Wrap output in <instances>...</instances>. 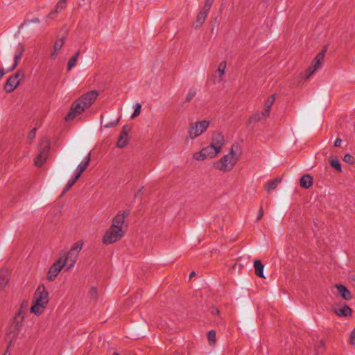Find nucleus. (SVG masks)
Wrapping results in <instances>:
<instances>
[{"instance_id":"nucleus-1","label":"nucleus","mask_w":355,"mask_h":355,"mask_svg":"<svg viewBox=\"0 0 355 355\" xmlns=\"http://www.w3.org/2000/svg\"><path fill=\"white\" fill-rule=\"evenodd\" d=\"M33 302L31 312L35 315H40L49 302V293L43 284H40L37 288L34 293Z\"/></svg>"},{"instance_id":"nucleus-2","label":"nucleus","mask_w":355,"mask_h":355,"mask_svg":"<svg viewBox=\"0 0 355 355\" xmlns=\"http://www.w3.org/2000/svg\"><path fill=\"white\" fill-rule=\"evenodd\" d=\"M236 148V146H233L227 155L216 162L214 163L215 168L223 171L232 170L236 163L239 157Z\"/></svg>"},{"instance_id":"nucleus-3","label":"nucleus","mask_w":355,"mask_h":355,"mask_svg":"<svg viewBox=\"0 0 355 355\" xmlns=\"http://www.w3.org/2000/svg\"><path fill=\"white\" fill-rule=\"evenodd\" d=\"M124 236V231L122 228H118L115 225H111L110 228L105 233L102 241L104 244H112Z\"/></svg>"},{"instance_id":"nucleus-4","label":"nucleus","mask_w":355,"mask_h":355,"mask_svg":"<svg viewBox=\"0 0 355 355\" xmlns=\"http://www.w3.org/2000/svg\"><path fill=\"white\" fill-rule=\"evenodd\" d=\"M209 121L203 120L191 123L188 130L190 139H194L201 135L209 127Z\"/></svg>"},{"instance_id":"nucleus-5","label":"nucleus","mask_w":355,"mask_h":355,"mask_svg":"<svg viewBox=\"0 0 355 355\" xmlns=\"http://www.w3.org/2000/svg\"><path fill=\"white\" fill-rule=\"evenodd\" d=\"M219 153H217L210 145L203 148L200 151L193 154V158L198 161H202L206 159L216 157Z\"/></svg>"},{"instance_id":"nucleus-6","label":"nucleus","mask_w":355,"mask_h":355,"mask_svg":"<svg viewBox=\"0 0 355 355\" xmlns=\"http://www.w3.org/2000/svg\"><path fill=\"white\" fill-rule=\"evenodd\" d=\"M325 55V49L320 52L313 60L311 65L306 69L305 73L306 79L309 78L315 71L321 67Z\"/></svg>"},{"instance_id":"nucleus-7","label":"nucleus","mask_w":355,"mask_h":355,"mask_svg":"<svg viewBox=\"0 0 355 355\" xmlns=\"http://www.w3.org/2000/svg\"><path fill=\"white\" fill-rule=\"evenodd\" d=\"M64 266H65L63 265L62 258H60L50 268V269L47 273V277H46L47 280L49 282L54 280L55 278L57 277V275L59 274V272L61 271V270Z\"/></svg>"},{"instance_id":"nucleus-8","label":"nucleus","mask_w":355,"mask_h":355,"mask_svg":"<svg viewBox=\"0 0 355 355\" xmlns=\"http://www.w3.org/2000/svg\"><path fill=\"white\" fill-rule=\"evenodd\" d=\"M85 109V106L83 105L82 101L78 99L71 106L70 111L66 116V120L73 119L78 114L82 113Z\"/></svg>"},{"instance_id":"nucleus-9","label":"nucleus","mask_w":355,"mask_h":355,"mask_svg":"<svg viewBox=\"0 0 355 355\" xmlns=\"http://www.w3.org/2000/svg\"><path fill=\"white\" fill-rule=\"evenodd\" d=\"M225 144L224 136L220 132L214 133L211 137L210 146L218 153L221 152L222 147Z\"/></svg>"},{"instance_id":"nucleus-10","label":"nucleus","mask_w":355,"mask_h":355,"mask_svg":"<svg viewBox=\"0 0 355 355\" xmlns=\"http://www.w3.org/2000/svg\"><path fill=\"white\" fill-rule=\"evenodd\" d=\"M21 76V73L17 72L8 78L4 87L7 92H12L19 86L20 83L19 77Z\"/></svg>"},{"instance_id":"nucleus-11","label":"nucleus","mask_w":355,"mask_h":355,"mask_svg":"<svg viewBox=\"0 0 355 355\" xmlns=\"http://www.w3.org/2000/svg\"><path fill=\"white\" fill-rule=\"evenodd\" d=\"M27 308L26 304H22L16 316L15 317L12 327L15 334H17L20 328L21 324L22 323Z\"/></svg>"},{"instance_id":"nucleus-12","label":"nucleus","mask_w":355,"mask_h":355,"mask_svg":"<svg viewBox=\"0 0 355 355\" xmlns=\"http://www.w3.org/2000/svg\"><path fill=\"white\" fill-rule=\"evenodd\" d=\"M48 142H46L44 147L40 150L39 154L34 161L35 166H42L46 162L48 157Z\"/></svg>"},{"instance_id":"nucleus-13","label":"nucleus","mask_w":355,"mask_h":355,"mask_svg":"<svg viewBox=\"0 0 355 355\" xmlns=\"http://www.w3.org/2000/svg\"><path fill=\"white\" fill-rule=\"evenodd\" d=\"M78 254L71 251H69L64 257V259L62 261L63 265L66 266V270H69L75 265Z\"/></svg>"},{"instance_id":"nucleus-14","label":"nucleus","mask_w":355,"mask_h":355,"mask_svg":"<svg viewBox=\"0 0 355 355\" xmlns=\"http://www.w3.org/2000/svg\"><path fill=\"white\" fill-rule=\"evenodd\" d=\"M98 96V92L95 90L91 91L89 93L86 94L85 96H83L79 99L82 101L85 107H89L95 101Z\"/></svg>"},{"instance_id":"nucleus-15","label":"nucleus","mask_w":355,"mask_h":355,"mask_svg":"<svg viewBox=\"0 0 355 355\" xmlns=\"http://www.w3.org/2000/svg\"><path fill=\"white\" fill-rule=\"evenodd\" d=\"M128 132L129 128L127 126H124L116 144L118 148H123L128 144Z\"/></svg>"},{"instance_id":"nucleus-16","label":"nucleus","mask_w":355,"mask_h":355,"mask_svg":"<svg viewBox=\"0 0 355 355\" xmlns=\"http://www.w3.org/2000/svg\"><path fill=\"white\" fill-rule=\"evenodd\" d=\"M25 51V48L23 45L19 44L16 49V52L14 55V64L12 67L9 69L8 71L14 70L18 65L19 61L20 60L22 54Z\"/></svg>"},{"instance_id":"nucleus-17","label":"nucleus","mask_w":355,"mask_h":355,"mask_svg":"<svg viewBox=\"0 0 355 355\" xmlns=\"http://www.w3.org/2000/svg\"><path fill=\"white\" fill-rule=\"evenodd\" d=\"M10 278V273L6 268L0 270V291H2L8 284Z\"/></svg>"},{"instance_id":"nucleus-18","label":"nucleus","mask_w":355,"mask_h":355,"mask_svg":"<svg viewBox=\"0 0 355 355\" xmlns=\"http://www.w3.org/2000/svg\"><path fill=\"white\" fill-rule=\"evenodd\" d=\"M208 11L202 10L198 15H197V18L196 21L193 23V26L195 28H200L205 22L206 17L207 16Z\"/></svg>"},{"instance_id":"nucleus-19","label":"nucleus","mask_w":355,"mask_h":355,"mask_svg":"<svg viewBox=\"0 0 355 355\" xmlns=\"http://www.w3.org/2000/svg\"><path fill=\"white\" fill-rule=\"evenodd\" d=\"M226 65H227V64H226V62H225V61H223L219 64L217 71H216V73H218V75H216L214 76V82L215 83H217V82L219 83L223 80V76L225 73Z\"/></svg>"},{"instance_id":"nucleus-20","label":"nucleus","mask_w":355,"mask_h":355,"mask_svg":"<svg viewBox=\"0 0 355 355\" xmlns=\"http://www.w3.org/2000/svg\"><path fill=\"white\" fill-rule=\"evenodd\" d=\"M64 43V37L58 39L54 44L53 51L50 54V58L52 60H55L57 57L58 51L61 49V48L63 46Z\"/></svg>"},{"instance_id":"nucleus-21","label":"nucleus","mask_w":355,"mask_h":355,"mask_svg":"<svg viewBox=\"0 0 355 355\" xmlns=\"http://www.w3.org/2000/svg\"><path fill=\"white\" fill-rule=\"evenodd\" d=\"M275 96L272 95L266 101L264 104V110L262 112V116L263 117H268L269 116V113L270 111V108L275 101Z\"/></svg>"},{"instance_id":"nucleus-22","label":"nucleus","mask_w":355,"mask_h":355,"mask_svg":"<svg viewBox=\"0 0 355 355\" xmlns=\"http://www.w3.org/2000/svg\"><path fill=\"white\" fill-rule=\"evenodd\" d=\"M90 160H91V153H89L88 154V155L87 156L85 161L83 163H82L78 166L76 171V177H77L78 178H79L80 177L82 173H83L84 171L88 166Z\"/></svg>"},{"instance_id":"nucleus-23","label":"nucleus","mask_w":355,"mask_h":355,"mask_svg":"<svg viewBox=\"0 0 355 355\" xmlns=\"http://www.w3.org/2000/svg\"><path fill=\"white\" fill-rule=\"evenodd\" d=\"M336 287L337 288L338 293L343 299L349 300L352 298L351 293L345 286L342 284H338L336 286Z\"/></svg>"},{"instance_id":"nucleus-24","label":"nucleus","mask_w":355,"mask_h":355,"mask_svg":"<svg viewBox=\"0 0 355 355\" xmlns=\"http://www.w3.org/2000/svg\"><path fill=\"white\" fill-rule=\"evenodd\" d=\"M67 0H59L54 10H53L47 16L46 19L53 18L54 14L59 12L66 7Z\"/></svg>"},{"instance_id":"nucleus-25","label":"nucleus","mask_w":355,"mask_h":355,"mask_svg":"<svg viewBox=\"0 0 355 355\" xmlns=\"http://www.w3.org/2000/svg\"><path fill=\"white\" fill-rule=\"evenodd\" d=\"M282 180L279 178L268 181L265 185V189L268 193L275 190L278 184L281 182Z\"/></svg>"},{"instance_id":"nucleus-26","label":"nucleus","mask_w":355,"mask_h":355,"mask_svg":"<svg viewBox=\"0 0 355 355\" xmlns=\"http://www.w3.org/2000/svg\"><path fill=\"white\" fill-rule=\"evenodd\" d=\"M254 267L255 268V274L262 278H264L263 269L264 266L261 263V261L255 260L254 261Z\"/></svg>"},{"instance_id":"nucleus-27","label":"nucleus","mask_w":355,"mask_h":355,"mask_svg":"<svg viewBox=\"0 0 355 355\" xmlns=\"http://www.w3.org/2000/svg\"><path fill=\"white\" fill-rule=\"evenodd\" d=\"M300 186L308 189L312 184V178L309 175H304L300 179Z\"/></svg>"},{"instance_id":"nucleus-28","label":"nucleus","mask_w":355,"mask_h":355,"mask_svg":"<svg viewBox=\"0 0 355 355\" xmlns=\"http://www.w3.org/2000/svg\"><path fill=\"white\" fill-rule=\"evenodd\" d=\"M334 312L339 316H347L350 315L352 310L349 306H345L342 308L336 309Z\"/></svg>"},{"instance_id":"nucleus-29","label":"nucleus","mask_w":355,"mask_h":355,"mask_svg":"<svg viewBox=\"0 0 355 355\" xmlns=\"http://www.w3.org/2000/svg\"><path fill=\"white\" fill-rule=\"evenodd\" d=\"M125 222L124 216H121L119 214H117L112 221V225H115L118 228H122L123 229V225Z\"/></svg>"},{"instance_id":"nucleus-30","label":"nucleus","mask_w":355,"mask_h":355,"mask_svg":"<svg viewBox=\"0 0 355 355\" xmlns=\"http://www.w3.org/2000/svg\"><path fill=\"white\" fill-rule=\"evenodd\" d=\"M79 51H78L72 58H70L67 64V70L70 71L73 67H74L78 61V58L79 55Z\"/></svg>"},{"instance_id":"nucleus-31","label":"nucleus","mask_w":355,"mask_h":355,"mask_svg":"<svg viewBox=\"0 0 355 355\" xmlns=\"http://www.w3.org/2000/svg\"><path fill=\"white\" fill-rule=\"evenodd\" d=\"M83 244L84 243L83 241H78L71 248L69 251L78 254L83 248Z\"/></svg>"},{"instance_id":"nucleus-32","label":"nucleus","mask_w":355,"mask_h":355,"mask_svg":"<svg viewBox=\"0 0 355 355\" xmlns=\"http://www.w3.org/2000/svg\"><path fill=\"white\" fill-rule=\"evenodd\" d=\"M207 339L210 345H214L216 341V334L214 330H211L207 334Z\"/></svg>"},{"instance_id":"nucleus-33","label":"nucleus","mask_w":355,"mask_h":355,"mask_svg":"<svg viewBox=\"0 0 355 355\" xmlns=\"http://www.w3.org/2000/svg\"><path fill=\"white\" fill-rule=\"evenodd\" d=\"M329 163L331 166L338 171H341V165L338 159L329 157Z\"/></svg>"},{"instance_id":"nucleus-34","label":"nucleus","mask_w":355,"mask_h":355,"mask_svg":"<svg viewBox=\"0 0 355 355\" xmlns=\"http://www.w3.org/2000/svg\"><path fill=\"white\" fill-rule=\"evenodd\" d=\"M262 113H256L251 116L248 119V123L251 124L252 123L257 122L261 119Z\"/></svg>"},{"instance_id":"nucleus-35","label":"nucleus","mask_w":355,"mask_h":355,"mask_svg":"<svg viewBox=\"0 0 355 355\" xmlns=\"http://www.w3.org/2000/svg\"><path fill=\"white\" fill-rule=\"evenodd\" d=\"M196 94V89L191 88L189 90L188 94H187L185 101L186 102H189Z\"/></svg>"},{"instance_id":"nucleus-36","label":"nucleus","mask_w":355,"mask_h":355,"mask_svg":"<svg viewBox=\"0 0 355 355\" xmlns=\"http://www.w3.org/2000/svg\"><path fill=\"white\" fill-rule=\"evenodd\" d=\"M141 105L140 103H137L135 105V111H134L133 114H132L131 118L135 119L137 116H138L141 113Z\"/></svg>"},{"instance_id":"nucleus-37","label":"nucleus","mask_w":355,"mask_h":355,"mask_svg":"<svg viewBox=\"0 0 355 355\" xmlns=\"http://www.w3.org/2000/svg\"><path fill=\"white\" fill-rule=\"evenodd\" d=\"M89 296L91 299L94 300L97 297V289L95 287H92L89 291Z\"/></svg>"},{"instance_id":"nucleus-38","label":"nucleus","mask_w":355,"mask_h":355,"mask_svg":"<svg viewBox=\"0 0 355 355\" xmlns=\"http://www.w3.org/2000/svg\"><path fill=\"white\" fill-rule=\"evenodd\" d=\"M78 180V178L77 177H75L74 178L70 180L67 185H66V187L64 189V192L68 191L69 189L71 188V187L75 184V182Z\"/></svg>"},{"instance_id":"nucleus-39","label":"nucleus","mask_w":355,"mask_h":355,"mask_svg":"<svg viewBox=\"0 0 355 355\" xmlns=\"http://www.w3.org/2000/svg\"><path fill=\"white\" fill-rule=\"evenodd\" d=\"M343 160L348 164H353L354 162V158L350 154H346L344 156Z\"/></svg>"},{"instance_id":"nucleus-40","label":"nucleus","mask_w":355,"mask_h":355,"mask_svg":"<svg viewBox=\"0 0 355 355\" xmlns=\"http://www.w3.org/2000/svg\"><path fill=\"white\" fill-rule=\"evenodd\" d=\"M212 3L213 0H205L203 10L209 12L210 8L211 7Z\"/></svg>"},{"instance_id":"nucleus-41","label":"nucleus","mask_w":355,"mask_h":355,"mask_svg":"<svg viewBox=\"0 0 355 355\" xmlns=\"http://www.w3.org/2000/svg\"><path fill=\"white\" fill-rule=\"evenodd\" d=\"M349 343L351 345H355V328L351 332V334L349 336Z\"/></svg>"},{"instance_id":"nucleus-42","label":"nucleus","mask_w":355,"mask_h":355,"mask_svg":"<svg viewBox=\"0 0 355 355\" xmlns=\"http://www.w3.org/2000/svg\"><path fill=\"white\" fill-rule=\"evenodd\" d=\"M36 129L33 128L28 135V139L31 141L35 137Z\"/></svg>"},{"instance_id":"nucleus-43","label":"nucleus","mask_w":355,"mask_h":355,"mask_svg":"<svg viewBox=\"0 0 355 355\" xmlns=\"http://www.w3.org/2000/svg\"><path fill=\"white\" fill-rule=\"evenodd\" d=\"M119 119H117L115 121L110 122L105 125V127L107 128H112L116 126L119 123Z\"/></svg>"},{"instance_id":"nucleus-44","label":"nucleus","mask_w":355,"mask_h":355,"mask_svg":"<svg viewBox=\"0 0 355 355\" xmlns=\"http://www.w3.org/2000/svg\"><path fill=\"white\" fill-rule=\"evenodd\" d=\"M263 214V208H262V207L261 206L260 209H259V214H258V216H257V219L258 220H260V219L262 218Z\"/></svg>"},{"instance_id":"nucleus-45","label":"nucleus","mask_w":355,"mask_h":355,"mask_svg":"<svg viewBox=\"0 0 355 355\" xmlns=\"http://www.w3.org/2000/svg\"><path fill=\"white\" fill-rule=\"evenodd\" d=\"M40 22V20L39 18H34L29 21V23L39 24Z\"/></svg>"},{"instance_id":"nucleus-46","label":"nucleus","mask_w":355,"mask_h":355,"mask_svg":"<svg viewBox=\"0 0 355 355\" xmlns=\"http://www.w3.org/2000/svg\"><path fill=\"white\" fill-rule=\"evenodd\" d=\"M341 142H342V140L340 139H336L334 142V146L336 147H338V146H340Z\"/></svg>"},{"instance_id":"nucleus-47","label":"nucleus","mask_w":355,"mask_h":355,"mask_svg":"<svg viewBox=\"0 0 355 355\" xmlns=\"http://www.w3.org/2000/svg\"><path fill=\"white\" fill-rule=\"evenodd\" d=\"M121 216H124V219L129 215V211H125L122 214H119Z\"/></svg>"},{"instance_id":"nucleus-48","label":"nucleus","mask_w":355,"mask_h":355,"mask_svg":"<svg viewBox=\"0 0 355 355\" xmlns=\"http://www.w3.org/2000/svg\"><path fill=\"white\" fill-rule=\"evenodd\" d=\"M6 73L4 69L3 68H0V78H2Z\"/></svg>"},{"instance_id":"nucleus-49","label":"nucleus","mask_w":355,"mask_h":355,"mask_svg":"<svg viewBox=\"0 0 355 355\" xmlns=\"http://www.w3.org/2000/svg\"><path fill=\"white\" fill-rule=\"evenodd\" d=\"M196 275V272L194 271L191 272L189 275V278L191 279L193 277Z\"/></svg>"},{"instance_id":"nucleus-50","label":"nucleus","mask_w":355,"mask_h":355,"mask_svg":"<svg viewBox=\"0 0 355 355\" xmlns=\"http://www.w3.org/2000/svg\"><path fill=\"white\" fill-rule=\"evenodd\" d=\"M85 1V0H79L78 6H83V4L81 3V2H80V1Z\"/></svg>"},{"instance_id":"nucleus-51","label":"nucleus","mask_w":355,"mask_h":355,"mask_svg":"<svg viewBox=\"0 0 355 355\" xmlns=\"http://www.w3.org/2000/svg\"><path fill=\"white\" fill-rule=\"evenodd\" d=\"M3 355H9L8 354V348L6 349V352H4Z\"/></svg>"},{"instance_id":"nucleus-52","label":"nucleus","mask_w":355,"mask_h":355,"mask_svg":"<svg viewBox=\"0 0 355 355\" xmlns=\"http://www.w3.org/2000/svg\"><path fill=\"white\" fill-rule=\"evenodd\" d=\"M10 345H11V340H10V341L8 342V346H7V348H6V349H8V348L9 349V348H10Z\"/></svg>"},{"instance_id":"nucleus-53","label":"nucleus","mask_w":355,"mask_h":355,"mask_svg":"<svg viewBox=\"0 0 355 355\" xmlns=\"http://www.w3.org/2000/svg\"><path fill=\"white\" fill-rule=\"evenodd\" d=\"M142 191V189H140L137 193H140Z\"/></svg>"},{"instance_id":"nucleus-54","label":"nucleus","mask_w":355,"mask_h":355,"mask_svg":"<svg viewBox=\"0 0 355 355\" xmlns=\"http://www.w3.org/2000/svg\"><path fill=\"white\" fill-rule=\"evenodd\" d=\"M112 355H119L117 353H114Z\"/></svg>"}]
</instances>
